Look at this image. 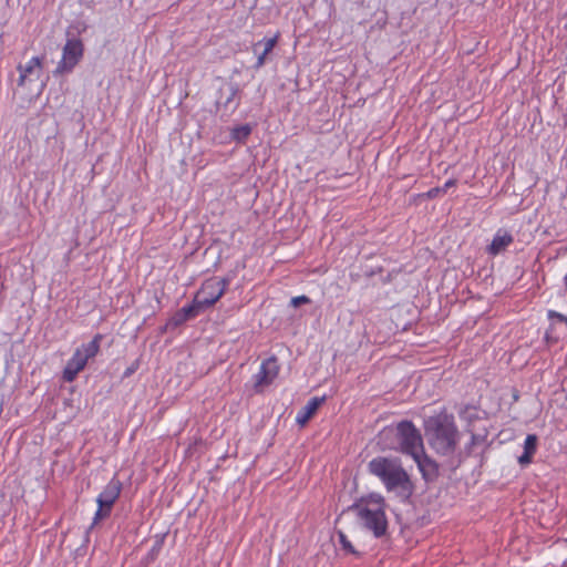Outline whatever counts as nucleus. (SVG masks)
Returning a JSON list of instances; mask_svg holds the SVG:
<instances>
[{"label":"nucleus","mask_w":567,"mask_h":567,"mask_svg":"<svg viewBox=\"0 0 567 567\" xmlns=\"http://www.w3.org/2000/svg\"><path fill=\"white\" fill-rule=\"evenodd\" d=\"M425 435L430 446L441 455L454 454L460 434L453 415L441 412L430 416L424 423Z\"/></svg>","instance_id":"obj_1"},{"label":"nucleus","mask_w":567,"mask_h":567,"mask_svg":"<svg viewBox=\"0 0 567 567\" xmlns=\"http://www.w3.org/2000/svg\"><path fill=\"white\" fill-rule=\"evenodd\" d=\"M368 470L382 482L388 492L411 495L413 484L400 458L377 456L369 462Z\"/></svg>","instance_id":"obj_2"},{"label":"nucleus","mask_w":567,"mask_h":567,"mask_svg":"<svg viewBox=\"0 0 567 567\" xmlns=\"http://www.w3.org/2000/svg\"><path fill=\"white\" fill-rule=\"evenodd\" d=\"M385 499L381 494L371 493L362 497L355 505L357 515L363 526L375 537H382L388 529Z\"/></svg>","instance_id":"obj_3"},{"label":"nucleus","mask_w":567,"mask_h":567,"mask_svg":"<svg viewBox=\"0 0 567 567\" xmlns=\"http://www.w3.org/2000/svg\"><path fill=\"white\" fill-rule=\"evenodd\" d=\"M102 339L103 336L96 333L89 343L82 344L74 351L63 369L62 378L65 382H73L84 370L87 361L99 353Z\"/></svg>","instance_id":"obj_4"},{"label":"nucleus","mask_w":567,"mask_h":567,"mask_svg":"<svg viewBox=\"0 0 567 567\" xmlns=\"http://www.w3.org/2000/svg\"><path fill=\"white\" fill-rule=\"evenodd\" d=\"M396 436L399 451L403 454L412 457L424 450L422 435L411 421H401L396 424Z\"/></svg>","instance_id":"obj_5"},{"label":"nucleus","mask_w":567,"mask_h":567,"mask_svg":"<svg viewBox=\"0 0 567 567\" xmlns=\"http://www.w3.org/2000/svg\"><path fill=\"white\" fill-rule=\"evenodd\" d=\"M229 286L227 278H208L196 292V305H202L205 309L214 306L226 292Z\"/></svg>","instance_id":"obj_6"},{"label":"nucleus","mask_w":567,"mask_h":567,"mask_svg":"<svg viewBox=\"0 0 567 567\" xmlns=\"http://www.w3.org/2000/svg\"><path fill=\"white\" fill-rule=\"evenodd\" d=\"M122 483L120 480L113 477L99 494L96 498L97 509L93 517V524L110 516L113 505L121 495Z\"/></svg>","instance_id":"obj_7"},{"label":"nucleus","mask_w":567,"mask_h":567,"mask_svg":"<svg viewBox=\"0 0 567 567\" xmlns=\"http://www.w3.org/2000/svg\"><path fill=\"white\" fill-rule=\"evenodd\" d=\"M83 43L79 39H69L62 50V58L59 61L55 74H63L71 72L83 56Z\"/></svg>","instance_id":"obj_8"},{"label":"nucleus","mask_w":567,"mask_h":567,"mask_svg":"<svg viewBox=\"0 0 567 567\" xmlns=\"http://www.w3.org/2000/svg\"><path fill=\"white\" fill-rule=\"evenodd\" d=\"M280 371L278 359L270 357L264 360L258 372L254 375V389L257 393L264 392L277 379Z\"/></svg>","instance_id":"obj_9"},{"label":"nucleus","mask_w":567,"mask_h":567,"mask_svg":"<svg viewBox=\"0 0 567 567\" xmlns=\"http://www.w3.org/2000/svg\"><path fill=\"white\" fill-rule=\"evenodd\" d=\"M549 327L545 333L546 343L549 346L567 341V317L554 311H548Z\"/></svg>","instance_id":"obj_10"},{"label":"nucleus","mask_w":567,"mask_h":567,"mask_svg":"<svg viewBox=\"0 0 567 567\" xmlns=\"http://www.w3.org/2000/svg\"><path fill=\"white\" fill-rule=\"evenodd\" d=\"M19 72L18 85L24 86L28 82L38 80L43 70V58L32 56L25 64L17 66Z\"/></svg>","instance_id":"obj_11"},{"label":"nucleus","mask_w":567,"mask_h":567,"mask_svg":"<svg viewBox=\"0 0 567 567\" xmlns=\"http://www.w3.org/2000/svg\"><path fill=\"white\" fill-rule=\"evenodd\" d=\"M513 243V235L508 230L499 228L495 233L491 244L487 246L486 251L488 255L495 257L506 250Z\"/></svg>","instance_id":"obj_12"},{"label":"nucleus","mask_w":567,"mask_h":567,"mask_svg":"<svg viewBox=\"0 0 567 567\" xmlns=\"http://www.w3.org/2000/svg\"><path fill=\"white\" fill-rule=\"evenodd\" d=\"M412 458L417 464V467L425 481H433L437 477L439 466L425 454L424 450H422L420 454L417 453L416 456H412Z\"/></svg>","instance_id":"obj_13"},{"label":"nucleus","mask_w":567,"mask_h":567,"mask_svg":"<svg viewBox=\"0 0 567 567\" xmlns=\"http://www.w3.org/2000/svg\"><path fill=\"white\" fill-rule=\"evenodd\" d=\"M326 396H313L307 404L300 409L296 415V422L300 426H305L309 420L317 413L318 409L324 403Z\"/></svg>","instance_id":"obj_14"},{"label":"nucleus","mask_w":567,"mask_h":567,"mask_svg":"<svg viewBox=\"0 0 567 567\" xmlns=\"http://www.w3.org/2000/svg\"><path fill=\"white\" fill-rule=\"evenodd\" d=\"M280 33L277 32L271 38H265L254 44V52L257 53V48L259 45L264 47V50L261 53L257 54V60L255 63V68L259 69L265 65L267 55L274 50V48L277 45L279 40Z\"/></svg>","instance_id":"obj_15"},{"label":"nucleus","mask_w":567,"mask_h":567,"mask_svg":"<svg viewBox=\"0 0 567 567\" xmlns=\"http://www.w3.org/2000/svg\"><path fill=\"white\" fill-rule=\"evenodd\" d=\"M536 451L537 436L535 434H528L524 442V453L518 457V463L522 466L530 464Z\"/></svg>","instance_id":"obj_16"},{"label":"nucleus","mask_w":567,"mask_h":567,"mask_svg":"<svg viewBox=\"0 0 567 567\" xmlns=\"http://www.w3.org/2000/svg\"><path fill=\"white\" fill-rule=\"evenodd\" d=\"M339 542L341 545L342 550H344L347 554L355 555L358 556L359 553L355 550L351 542L348 539L347 535L342 532H338Z\"/></svg>","instance_id":"obj_17"},{"label":"nucleus","mask_w":567,"mask_h":567,"mask_svg":"<svg viewBox=\"0 0 567 567\" xmlns=\"http://www.w3.org/2000/svg\"><path fill=\"white\" fill-rule=\"evenodd\" d=\"M205 308L202 305H196V297H195L190 305L183 307L182 311L184 312L186 318H193V317H196Z\"/></svg>","instance_id":"obj_18"},{"label":"nucleus","mask_w":567,"mask_h":567,"mask_svg":"<svg viewBox=\"0 0 567 567\" xmlns=\"http://www.w3.org/2000/svg\"><path fill=\"white\" fill-rule=\"evenodd\" d=\"M250 133H251L250 126L245 124V125H240V126L234 128L233 137L235 140L241 141V140H246L250 135Z\"/></svg>","instance_id":"obj_19"},{"label":"nucleus","mask_w":567,"mask_h":567,"mask_svg":"<svg viewBox=\"0 0 567 567\" xmlns=\"http://www.w3.org/2000/svg\"><path fill=\"white\" fill-rule=\"evenodd\" d=\"M310 298L305 296V295H301V296H297V297H293L291 300H290V303L292 307L297 308L299 307L300 305H306V303H310Z\"/></svg>","instance_id":"obj_20"},{"label":"nucleus","mask_w":567,"mask_h":567,"mask_svg":"<svg viewBox=\"0 0 567 567\" xmlns=\"http://www.w3.org/2000/svg\"><path fill=\"white\" fill-rule=\"evenodd\" d=\"M442 194V190L440 187H433L429 189L426 193L422 194L421 196L427 199L436 198L439 195Z\"/></svg>","instance_id":"obj_21"},{"label":"nucleus","mask_w":567,"mask_h":567,"mask_svg":"<svg viewBox=\"0 0 567 567\" xmlns=\"http://www.w3.org/2000/svg\"><path fill=\"white\" fill-rule=\"evenodd\" d=\"M138 362H133L130 367H127L123 373V378L131 377L137 369H138Z\"/></svg>","instance_id":"obj_22"},{"label":"nucleus","mask_w":567,"mask_h":567,"mask_svg":"<svg viewBox=\"0 0 567 567\" xmlns=\"http://www.w3.org/2000/svg\"><path fill=\"white\" fill-rule=\"evenodd\" d=\"M457 181L455 178L447 179L441 188L442 194H445L450 188L456 186Z\"/></svg>","instance_id":"obj_23"},{"label":"nucleus","mask_w":567,"mask_h":567,"mask_svg":"<svg viewBox=\"0 0 567 567\" xmlns=\"http://www.w3.org/2000/svg\"><path fill=\"white\" fill-rule=\"evenodd\" d=\"M564 285H565L566 290H567V274H566V275H565V277H564Z\"/></svg>","instance_id":"obj_24"}]
</instances>
